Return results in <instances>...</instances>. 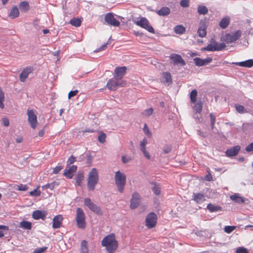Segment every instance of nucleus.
Masks as SVG:
<instances>
[{
    "mask_svg": "<svg viewBox=\"0 0 253 253\" xmlns=\"http://www.w3.org/2000/svg\"><path fill=\"white\" fill-rule=\"evenodd\" d=\"M101 245L106 248L108 253H114L118 246L115 234L111 233L103 238L101 241Z\"/></svg>",
    "mask_w": 253,
    "mask_h": 253,
    "instance_id": "nucleus-1",
    "label": "nucleus"
},
{
    "mask_svg": "<svg viewBox=\"0 0 253 253\" xmlns=\"http://www.w3.org/2000/svg\"><path fill=\"white\" fill-rule=\"evenodd\" d=\"M99 180V175L97 169L92 168L89 171L87 178V188L88 190L93 191Z\"/></svg>",
    "mask_w": 253,
    "mask_h": 253,
    "instance_id": "nucleus-2",
    "label": "nucleus"
},
{
    "mask_svg": "<svg viewBox=\"0 0 253 253\" xmlns=\"http://www.w3.org/2000/svg\"><path fill=\"white\" fill-rule=\"evenodd\" d=\"M114 179L118 191L122 193L124 192L126 184V175L118 170L115 172Z\"/></svg>",
    "mask_w": 253,
    "mask_h": 253,
    "instance_id": "nucleus-3",
    "label": "nucleus"
},
{
    "mask_svg": "<svg viewBox=\"0 0 253 253\" xmlns=\"http://www.w3.org/2000/svg\"><path fill=\"white\" fill-rule=\"evenodd\" d=\"M127 83L126 81H120L116 79L114 77L113 78L109 80L107 82L106 87L110 90L115 91L118 87L125 86Z\"/></svg>",
    "mask_w": 253,
    "mask_h": 253,
    "instance_id": "nucleus-4",
    "label": "nucleus"
},
{
    "mask_svg": "<svg viewBox=\"0 0 253 253\" xmlns=\"http://www.w3.org/2000/svg\"><path fill=\"white\" fill-rule=\"evenodd\" d=\"M76 212V222L77 225L79 228L84 229L85 227V216L84 211L81 208H78Z\"/></svg>",
    "mask_w": 253,
    "mask_h": 253,
    "instance_id": "nucleus-5",
    "label": "nucleus"
},
{
    "mask_svg": "<svg viewBox=\"0 0 253 253\" xmlns=\"http://www.w3.org/2000/svg\"><path fill=\"white\" fill-rule=\"evenodd\" d=\"M157 215L154 212H150L145 219V225L149 229L155 227L157 223Z\"/></svg>",
    "mask_w": 253,
    "mask_h": 253,
    "instance_id": "nucleus-6",
    "label": "nucleus"
},
{
    "mask_svg": "<svg viewBox=\"0 0 253 253\" xmlns=\"http://www.w3.org/2000/svg\"><path fill=\"white\" fill-rule=\"evenodd\" d=\"M242 35L241 30H237L234 34L226 33L222 36V40L227 43H232L239 40Z\"/></svg>",
    "mask_w": 253,
    "mask_h": 253,
    "instance_id": "nucleus-7",
    "label": "nucleus"
},
{
    "mask_svg": "<svg viewBox=\"0 0 253 253\" xmlns=\"http://www.w3.org/2000/svg\"><path fill=\"white\" fill-rule=\"evenodd\" d=\"M206 18L201 19L199 27L197 31L198 35L201 38L205 37L207 35V28L208 26Z\"/></svg>",
    "mask_w": 253,
    "mask_h": 253,
    "instance_id": "nucleus-8",
    "label": "nucleus"
},
{
    "mask_svg": "<svg viewBox=\"0 0 253 253\" xmlns=\"http://www.w3.org/2000/svg\"><path fill=\"white\" fill-rule=\"evenodd\" d=\"M136 24L152 34L155 33L154 29L150 25L149 21L145 17H141L139 21L136 22Z\"/></svg>",
    "mask_w": 253,
    "mask_h": 253,
    "instance_id": "nucleus-9",
    "label": "nucleus"
},
{
    "mask_svg": "<svg viewBox=\"0 0 253 253\" xmlns=\"http://www.w3.org/2000/svg\"><path fill=\"white\" fill-rule=\"evenodd\" d=\"M28 116V121L30 124L31 127L35 129L37 126L38 121L37 115L32 109H28L27 111Z\"/></svg>",
    "mask_w": 253,
    "mask_h": 253,
    "instance_id": "nucleus-10",
    "label": "nucleus"
},
{
    "mask_svg": "<svg viewBox=\"0 0 253 253\" xmlns=\"http://www.w3.org/2000/svg\"><path fill=\"white\" fill-rule=\"evenodd\" d=\"M84 205L87 206L89 210L96 213L98 215H102V211L99 207L93 203L90 199L86 198L84 200Z\"/></svg>",
    "mask_w": 253,
    "mask_h": 253,
    "instance_id": "nucleus-11",
    "label": "nucleus"
},
{
    "mask_svg": "<svg viewBox=\"0 0 253 253\" xmlns=\"http://www.w3.org/2000/svg\"><path fill=\"white\" fill-rule=\"evenodd\" d=\"M126 71L127 68L126 66L118 67L114 70V77L120 81H124L122 78L126 74Z\"/></svg>",
    "mask_w": 253,
    "mask_h": 253,
    "instance_id": "nucleus-12",
    "label": "nucleus"
},
{
    "mask_svg": "<svg viewBox=\"0 0 253 253\" xmlns=\"http://www.w3.org/2000/svg\"><path fill=\"white\" fill-rule=\"evenodd\" d=\"M104 20L108 25L112 26L118 27L120 24V21L114 17L112 13H107L105 15Z\"/></svg>",
    "mask_w": 253,
    "mask_h": 253,
    "instance_id": "nucleus-13",
    "label": "nucleus"
},
{
    "mask_svg": "<svg viewBox=\"0 0 253 253\" xmlns=\"http://www.w3.org/2000/svg\"><path fill=\"white\" fill-rule=\"evenodd\" d=\"M221 50V43L218 44L213 39L211 40V43L209 44L207 46L202 47L201 51H214Z\"/></svg>",
    "mask_w": 253,
    "mask_h": 253,
    "instance_id": "nucleus-14",
    "label": "nucleus"
},
{
    "mask_svg": "<svg viewBox=\"0 0 253 253\" xmlns=\"http://www.w3.org/2000/svg\"><path fill=\"white\" fill-rule=\"evenodd\" d=\"M140 196L137 192H134L132 195V198L130 200V207L131 209H136L140 203Z\"/></svg>",
    "mask_w": 253,
    "mask_h": 253,
    "instance_id": "nucleus-15",
    "label": "nucleus"
},
{
    "mask_svg": "<svg viewBox=\"0 0 253 253\" xmlns=\"http://www.w3.org/2000/svg\"><path fill=\"white\" fill-rule=\"evenodd\" d=\"M169 58L172 60L174 65H180L181 66L185 65L186 63L181 56L177 54H171Z\"/></svg>",
    "mask_w": 253,
    "mask_h": 253,
    "instance_id": "nucleus-16",
    "label": "nucleus"
},
{
    "mask_svg": "<svg viewBox=\"0 0 253 253\" xmlns=\"http://www.w3.org/2000/svg\"><path fill=\"white\" fill-rule=\"evenodd\" d=\"M212 59L210 57H207L205 59H201L199 57H196L193 59L195 64L198 67L204 66L208 64L211 61Z\"/></svg>",
    "mask_w": 253,
    "mask_h": 253,
    "instance_id": "nucleus-17",
    "label": "nucleus"
},
{
    "mask_svg": "<svg viewBox=\"0 0 253 253\" xmlns=\"http://www.w3.org/2000/svg\"><path fill=\"white\" fill-rule=\"evenodd\" d=\"M240 149L241 147L239 145H236L232 147L226 151V155L229 157L235 156L238 154Z\"/></svg>",
    "mask_w": 253,
    "mask_h": 253,
    "instance_id": "nucleus-18",
    "label": "nucleus"
},
{
    "mask_svg": "<svg viewBox=\"0 0 253 253\" xmlns=\"http://www.w3.org/2000/svg\"><path fill=\"white\" fill-rule=\"evenodd\" d=\"M33 70V68L31 67H26L24 69L19 75L20 81L22 82H25L29 75L32 72Z\"/></svg>",
    "mask_w": 253,
    "mask_h": 253,
    "instance_id": "nucleus-19",
    "label": "nucleus"
},
{
    "mask_svg": "<svg viewBox=\"0 0 253 253\" xmlns=\"http://www.w3.org/2000/svg\"><path fill=\"white\" fill-rule=\"evenodd\" d=\"M77 169V167L75 165H73L70 167L69 169H66L64 171V175L69 179H72L73 176V173L76 171Z\"/></svg>",
    "mask_w": 253,
    "mask_h": 253,
    "instance_id": "nucleus-20",
    "label": "nucleus"
},
{
    "mask_svg": "<svg viewBox=\"0 0 253 253\" xmlns=\"http://www.w3.org/2000/svg\"><path fill=\"white\" fill-rule=\"evenodd\" d=\"M63 217L61 215H58L54 217L53 218L52 227L54 229L60 228L62 223Z\"/></svg>",
    "mask_w": 253,
    "mask_h": 253,
    "instance_id": "nucleus-21",
    "label": "nucleus"
},
{
    "mask_svg": "<svg viewBox=\"0 0 253 253\" xmlns=\"http://www.w3.org/2000/svg\"><path fill=\"white\" fill-rule=\"evenodd\" d=\"M46 213L40 210H36L32 214L33 218L35 220L42 219L44 220L46 217Z\"/></svg>",
    "mask_w": 253,
    "mask_h": 253,
    "instance_id": "nucleus-22",
    "label": "nucleus"
},
{
    "mask_svg": "<svg viewBox=\"0 0 253 253\" xmlns=\"http://www.w3.org/2000/svg\"><path fill=\"white\" fill-rule=\"evenodd\" d=\"M192 200L197 204H201L205 201V197L203 194L200 193H194Z\"/></svg>",
    "mask_w": 253,
    "mask_h": 253,
    "instance_id": "nucleus-23",
    "label": "nucleus"
},
{
    "mask_svg": "<svg viewBox=\"0 0 253 253\" xmlns=\"http://www.w3.org/2000/svg\"><path fill=\"white\" fill-rule=\"evenodd\" d=\"M163 82L164 84L169 85L172 82L171 76L168 72H164L163 74Z\"/></svg>",
    "mask_w": 253,
    "mask_h": 253,
    "instance_id": "nucleus-24",
    "label": "nucleus"
},
{
    "mask_svg": "<svg viewBox=\"0 0 253 253\" xmlns=\"http://www.w3.org/2000/svg\"><path fill=\"white\" fill-rule=\"evenodd\" d=\"M232 64L241 67L251 68L253 66V59H249L245 61H242L240 62L232 63Z\"/></svg>",
    "mask_w": 253,
    "mask_h": 253,
    "instance_id": "nucleus-25",
    "label": "nucleus"
},
{
    "mask_svg": "<svg viewBox=\"0 0 253 253\" xmlns=\"http://www.w3.org/2000/svg\"><path fill=\"white\" fill-rule=\"evenodd\" d=\"M230 198L232 201L239 204H243L245 202L244 198L241 197L238 193L231 195Z\"/></svg>",
    "mask_w": 253,
    "mask_h": 253,
    "instance_id": "nucleus-26",
    "label": "nucleus"
},
{
    "mask_svg": "<svg viewBox=\"0 0 253 253\" xmlns=\"http://www.w3.org/2000/svg\"><path fill=\"white\" fill-rule=\"evenodd\" d=\"M170 12V9L166 6L162 7L160 9L158 10L156 13L160 16H165L169 15Z\"/></svg>",
    "mask_w": 253,
    "mask_h": 253,
    "instance_id": "nucleus-27",
    "label": "nucleus"
},
{
    "mask_svg": "<svg viewBox=\"0 0 253 253\" xmlns=\"http://www.w3.org/2000/svg\"><path fill=\"white\" fill-rule=\"evenodd\" d=\"M208 11V7L203 4L199 5L197 7V12L199 15H206Z\"/></svg>",
    "mask_w": 253,
    "mask_h": 253,
    "instance_id": "nucleus-28",
    "label": "nucleus"
},
{
    "mask_svg": "<svg viewBox=\"0 0 253 253\" xmlns=\"http://www.w3.org/2000/svg\"><path fill=\"white\" fill-rule=\"evenodd\" d=\"M153 185L152 190L154 194L157 196L159 195L161 193V188L160 185L156 182H152L151 183Z\"/></svg>",
    "mask_w": 253,
    "mask_h": 253,
    "instance_id": "nucleus-29",
    "label": "nucleus"
},
{
    "mask_svg": "<svg viewBox=\"0 0 253 253\" xmlns=\"http://www.w3.org/2000/svg\"><path fill=\"white\" fill-rule=\"evenodd\" d=\"M19 10L16 6H14L10 10L9 14V17L11 18H15L19 16Z\"/></svg>",
    "mask_w": 253,
    "mask_h": 253,
    "instance_id": "nucleus-30",
    "label": "nucleus"
},
{
    "mask_svg": "<svg viewBox=\"0 0 253 253\" xmlns=\"http://www.w3.org/2000/svg\"><path fill=\"white\" fill-rule=\"evenodd\" d=\"M207 209L211 212H215L218 211H220L221 207L218 206H215L212 204H209L207 206Z\"/></svg>",
    "mask_w": 253,
    "mask_h": 253,
    "instance_id": "nucleus-31",
    "label": "nucleus"
},
{
    "mask_svg": "<svg viewBox=\"0 0 253 253\" xmlns=\"http://www.w3.org/2000/svg\"><path fill=\"white\" fill-rule=\"evenodd\" d=\"M19 227L24 229L30 230L32 228V224L27 221H22L20 223Z\"/></svg>",
    "mask_w": 253,
    "mask_h": 253,
    "instance_id": "nucleus-32",
    "label": "nucleus"
},
{
    "mask_svg": "<svg viewBox=\"0 0 253 253\" xmlns=\"http://www.w3.org/2000/svg\"><path fill=\"white\" fill-rule=\"evenodd\" d=\"M174 31L176 34L181 35L185 32V28L181 25H176L174 28Z\"/></svg>",
    "mask_w": 253,
    "mask_h": 253,
    "instance_id": "nucleus-33",
    "label": "nucleus"
},
{
    "mask_svg": "<svg viewBox=\"0 0 253 253\" xmlns=\"http://www.w3.org/2000/svg\"><path fill=\"white\" fill-rule=\"evenodd\" d=\"M19 8L23 11H27L29 9V3L26 1H23L20 3Z\"/></svg>",
    "mask_w": 253,
    "mask_h": 253,
    "instance_id": "nucleus-34",
    "label": "nucleus"
},
{
    "mask_svg": "<svg viewBox=\"0 0 253 253\" xmlns=\"http://www.w3.org/2000/svg\"><path fill=\"white\" fill-rule=\"evenodd\" d=\"M235 107L236 111L240 114H244L248 112L246 109L241 105L236 104Z\"/></svg>",
    "mask_w": 253,
    "mask_h": 253,
    "instance_id": "nucleus-35",
    "label": "nucleus"
},
{
    "mask_svg": "<svg viewBox=\"0 0 253 253\" xmlns=\"http://www.w3.org/2000/svg\"><path fill=\"white\" fill-rule=\"evenodd\" d=\"M203 108V103L202 101H199L195 104L193 106L194 112L201 113Z\"/></svg>",
    "mask_w": 253,
    "mask_h": 253,
    "instance_id": "nucleus-36",
    "label": "nucleus"
},
{
    "mask_svg": "<svg viewBox=\"0 0 253 253\" xmlns=\"http://www.w3.org/2000/svg\"><path fill=\"white\" fill-rule=\"evenodd\" d=\"M81 253H88L87 242L85 240H83L81 242Z\"/></svg>",
    "mask_w": 253,
    "mask_h": 253,
    "instance_id": "nucleus-37",
    "label": "nucleus"
},
{
    "mask_svg": "<svg viewBox=\"0 0 253 253\" xmlns=\"http://www.w3.org/2000/svg\"><path fill=\"white\" fill-rule=\"evenodd\" d=\"M83 179H84L83 174V173H78L75 177V180L76 181V184H77L78 186H81Z\"/></svg>",
    "mask_w": 253,
    "mask_h": 253,
    "instance_id": "nucleus-38",
    "label": "nucleus"
},
{
    "mask_svg": "<svg viewBox=\"0 0 253 253\" xmlns=\"http://www.w3.org/2000/svg\"><path fill=\"white\" fill-rule=\"evenodd\" d=\"M70 24L76 27H79L81 25V20L78 18H73L70 21Z\"/></svg>",
    "mask_w": 253,
    "mask_h": 253,
    "instance_id": "nucleus-39",
    "label": "nucleus"
},
{
    "mask_svg": "<svg viewBox=\"0 0 253 253\" xmlns=\"http://www.w3.org/2000/svg\"><path fill=\"white\" fill-rule=\"evenodd\" d=\"M230 18L229 16H225L222 18V29H225L229 25Z\"/></svg>",
    "mask_w": 253,
    "mask_h": 253,
    "instance_id": "nucleus-40",
    "label": "nucleus"
},
{
    "mask_svg": "<svg viewBox=\"0 0 253 253\" xmlns=\"http://www.w3.org/2000/svg\"><path fill=\"white\" fill-rule=\"evenodd\" d=\"M197 91L196 89H193L191 91L190 93V100L191 102L195 103L197 100Z\"/></svg>",
    "mask_w": 253,
    "mask_h": 253,
    "instance_id": "nucleus-41",
    "label": "nucleus"
},
{
    "mask_svg": "<svg viewBox=\"0 0 253 253\" xmlns=\"http://www.w3.org/2000/svg\"><path fill=\"white\" fill-rule=\"evenodd\" d=\"M56 185H57V183L55 181H54L51 183H47L42 186V189H50L51 190H52Z\"/></svg>",
    "mask_w": 253,
    "mask_h": 253,
    "instance_id": "nucleus-42",
    "label": "nucleus"
},
{
    "mask_svg": "<svg viewBox=\"0 0 253 253\" xmlns=\"http://www.w3.org/2000/svg\"><path fill=\"white\" fill-rule=\"evenodd\" d=\"M153 112V109L152 108H149L143 111L142 115L145 117H149L152 114Z\"/></svg>",
    "mask_w": 253,
    "mask_h": 253,
    "instance_id": "nucleus-43",
    "label": "nucleus"
},
{
    "mask_svg": "<svg viewBox=\"0 0 253 253\" xmlns=\"http://www.w3.org/2000/svg\"><path fill=\"white\" fill-rule=\"evenodd\" d=\"M106 135L104 132H101L98 137V141L101 143H104L106 140Z\"/></svg>",
    "mask_w": 253,
    "mask_h": 253,
    "instance_id": "nucleus-44",
    "label": "nucleus"
},
{
    "mask_svg": "<svg viewBox=\"0 0 253 253\" xmlns=\"http://www.w3.org/2000/svg\"><path fill=\"white\" fill-rule=\"evenodd\" d=\"M236 228V226H226L224 228V230L227 233H230Z\"/></svg>",
    "mask_w": 253,
    "mask_h": 253,
    "instance_id": "nucleus-45",
    "label": "nucleus"
},
{
    "mask_svg": "<svg viewBox=\"0 0 253 253\" xmlns=\"http://www.w3.org/2000/svg\"><path fill=\"white\" fill-rule=\"evenodd\" d=\"M47 249V247H43L42 248H36L33 253H42Z\"/></svg>",
    "mask_w": 253,
    "mask_h": 253,
    "instance_id": "nucleus-46",
    "label": "nucleus"
},
{
    "mask_svg": "<svg viewBox=\"0 0 253 253\" xmlns=\"http://www.w3.org/2000/svg\"><path fill=\"white\" fill-rule=\"evenodd\" d=\"M76 161V158L73 155L71 156L67 161V166L73 164Z\"/></svg>",
    "mask_w": 253,
    "mask_h": 253,
    "instance_id": "nucleus-47",
    "label": "nucleus"
},
{
    "mask_svg": "<svg viewBox=\"0 0 253 253\" xmlns=\"http://www.w3.org/2000/svg\"><path fill=\"white\" fill-rule=\"evenodd\" d=\"M236 253H249L248 250L243 247L237 248Z\"/></svg>",
    "mask_w": 253,
    "mask_h": 253,
    "instance_id": "nucleus-48",
    "label": "nucleus"
},
{
    "mask_svg": "<svg viewBox=\"0 0 253 253\" xmlns=\"http://www.w3.org/2000/svg\"><path fill=\"white\" fill-rule=\"evenodd\" d=\"M180 5L182 7H188L189 6V0H181L180 2Z\"/></svg>",
    "mask_w": 253,
    "mask_h": 253,
    "instance_id": "nucleus-49",
    "label": "nucleus"
},
{
    "mask_svg": "<svg viewBox=\"0 0 253 253\" xmlns=\"http://www.w3.org/2000/svg\"><path fill=\"white\" fill-rule=\"evenodd\" d=\"M8 230V227L5 225H0V238L4 236V233L2 230L7 231Z\"/></svg>",
    "mask_w": 253,
    "mask_h": 253,
    "instance_id": "nucleus-50",
    "label": "nucleus"
},
{
    "mask_svg": "<svg viewBox=\"0 0 253 253\" xmlns=\"http://www.w3.org/2000/svg\"><path fill=\"white\" fill-rule=\"evenodd\" d=\"M41 191L40 190H38L37 189H35L33 191H32L30 192V195L31 196L38 197L41 195Z\"/></svg>",
    "mask_w": 253,
    "mask_h": 253,
    "instance_id": "nucleus-51",
    "label": "nucleus"
},
{
    "mask_svg": "<svg viewBox=\"0 0 253 253\" xmlns=\"http://www.w3.org/2000/svg\"><path fill=\"white\" fill-rule=\"evenodd\" d=\"M18 190L19 191H25L28 189V186L26 184H20L17 185Z\"/></svg>",
    "mask_w": 253,
    "mask_h": 253,
    "instance_id": "nucleus-52",
    "label": "nucleus"
},
{
    "mask_svg": "<svg viewBox=\"0 0 253 253\" xmlns=\"http://www.w3.org/2000/svg\"><path fill=\"white\" fill-rule=\"evenodd\" d=\"M210 120H211V127L213 129V125L214 124L215 120V117L213 114H210Z\"/></svg>",
    "mask_w": 253,
    "mask_h": 253,
    "instance_id": "nucleus-53",
    "label": "nucleus"
},
{
    "mask_svg": "<svg viewBox=\"0 0 253 253\" xmlns=\"http://www.w3.org/2000/svg\"><path fill=\"white\" fill-rule=\"evenodd\" d=\"M146 143V140L144 139L143 141L140 142V150L142 152L145 151L146 150L145 149V145Z\"/></svg>",
    "mask_w": 253,
    "mask_h": 253,
    "instance_id": "nucleus-54",
    "label": "nucleus"
},
{
    "mask_svg": "<svg viewBox=\"0 0 253 253\" xmlns=\"http://www.w3.org/2000/svg\"><path fill=\"white\" fill-rule=\"evenodd\" d=\"M193 118L197 122H200V119L201 118V113L194 112L193 114Z\"/></svg>",
    "mask_w": 253,
    "mask_h": 253,
    "instance_id": "nucleus-55",
    "label": "nucleus"
},
{
    "mask_svg": "<svg viewBox=\"0 0 253 253\" xmlns=\"http://www.w3.org/2000/svg\"><path fill=\"white\" fill-rule=\"evenodd\" d=\"M203 179L207 181H212V177L211 173L208 171V173L204 177Z\"/></svg>",
    "mask_w": 253,
    "mask_h": 253,
    "instance_id": "nucleus-56",
    "label": "nucleus"
},
{
    "mask_svg": "<svg viewBox=\"0 0 253 253\" xmlns=\"http://www.w3.org/2000/svg\"><path fill=\"white\" fill-rule=\"evenodd\" d=\"M78 92V90H71L69 92L68 94V98L70 99L71 97H74L77 95Z\"/></svg>",
    "mask_w": 253,
    "mask_h": 253,
    "instance_id": "nucleus-57",
    "label": "nucleus"
},
{
    "mask_svg": "<svg viewBox=\"0 0 253 253\" xmlns=\"http://www.w3.org/2000/svg\"><path fill=\"white\" fill-rule=\"evenodd\" d=\"M245 150L248 152L253 151V142L249 144L245 148Z\"/></svg>",
    "mask_w": 253,
    "mask_h": 253,
    "instance_id": "nucleus-58",
    "label": "nucleus"
},
{
    "mask_svg": "<svg viewBox=\"0 0 253 253\" xmlns=\"http://www.w3.org/2000/svg\"><path fill=\"white\" fill-rule=\"evenodd\" d=\"M107 45V43H105L103 45H102L101 46H100L99 48H97L94 50L95 52H98L100 51H102L105 49V48L106 47Z\"/></svg>",
    "mask_w": 253,
    "mask_h": 253,
    "instance_id": "nucleus-59",
    "label": "nucleus"
},
{
    "mask_svg": "<svg viewBox=\"0 0 253 253\" xmlns=\"http://www.w3.org/2000/svg\"><path fill=\"white\" fill-rule=\"evenodd\" d=\"M2 124L5 126H8L9 125V122L7 118H3L2 119Z\"/></svg>",
    "mask_w": 253,
    "mask_h": 253,
    "instance_id": "nucleus-60",
    "label": "nucleus"
},
{
    "mask_svg": "<svg viewBox=\"0 0 253 253\" xmlns=\"http://www.w3.org/2000/svg\"><path fill=\"white\" fill-rule=\"evenodd\" d=\"M63 167L62 166H56L53 170V173L54 174L58 173L62 169Z\"/></svg>",
    "mask_w": 253,
    "mask_h": 253,
    "instance_id": "nucleus-61",
    "label": "nucleus"
},
{
    "mask_svg": "<svg viewBox=\"0 0 253 253\" xmlns=\"http://www.w3.org/2000/svg\"><path fill=\"white\" fill-rule=\"evenodd\" d=\"M171 148L170 146H166L164 147L163 151L165 153L168 154L171 151Z\"/></svg>",
    "mask_w": 253,
    "mask_h": 253,
    "instance_id": "nucleus-62",
    "label": "nucleus"
},
{
    "mask_svg": "<svg viewBox=\"0 0 253 253\" xmlns=\"http://www.w3.org/2000/svg\"><path fill=\"white\" fill-rule=\"evenodd\" d=\"M122 160L123 163L126 164L128 163L131 159L128 157L123 156L122 157Z\"/></svg>",
    "mask_w": 253,
    "mask_h": 253,
    "instance_id": "nucleus-63",
    "label": "nucleus"
},
{
    "mask_svg": "<svg viewBox=\"0 0 253 253\" xmlns=\"http://www.w3.org/2000/svg\"><path fill=\"white\" fill-rule=\"evenodd\" d=\"M143 130H144V132L147 134H148V133H150V131L149 130V129L147 126L146 124L144 125V126L143 127Z\"/></svg>",
    "mask_w": 253,
    "mask_h": 253,
    "instance_id": "nucleus-64",
    "label": "nucleus"
}]
</instances>
